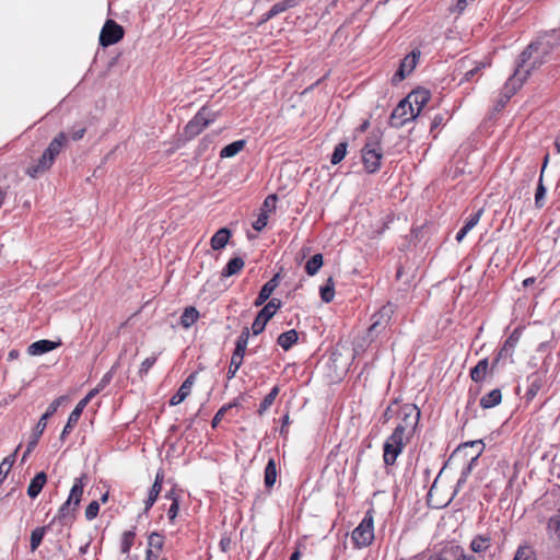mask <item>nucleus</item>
I'll return each mask as SVG.
<instances>
[{"label": "nucleus", "mask_w": 560, "mask_h": 560, "mask_svg": "<svg viewBox=\"0 0 560 560\" xmlns=\"http://www.w3.org/2000/svg\"><path fill=\"white\" fill-rule=\"evenodd\" d=\"M560 27L551 30L529 44L518 56L516 75L527 78L533 71L548 65V73L555 77V68L560 65Z\"/></svg>", "instance_id": "f257e3e1"}, {"label": "nucleus", "mask_w": 560, "mask_h": 560, "mask_svg": "<svg viewBox=\"0 0 560 560\" xmlns=\"http://www.w3.org/2000/svg\"><path fill=\"white\" fill-rule=\"evenodd\" d=\"M362 162L368 173L374 174L381 168L383 158L381 148V135H373L368 138L366 143L361 150Z\"/></svg>", "instance_id": "f03ea898"}, {"label": "nucleus", "mask_w": 560, "mask_h": 560, "mask_svg": "<svg viewBox=\"0 0 560 560\" xmlns=\"http://www.w3.org/2000/svg\"><path fill=\"white\" fill-rule=\"evenodd\" d=\"M351 540L355 549L366 548L374 540V518L373 511L365 512L359 525L351 533Z\"/></svg>", "instance_id": "7ed1b4c3"}, {"label": "nucleus", "mask_w": 560, "mask_h": 560, "mask_svg": "<svg viewBox=\"0 0 560 560\" xmlns=\"http://www.w3.org/2000/svg\"><path fill=\"white\" fill-rule=\"evenodd\" d=\"M401 428H395L383 444V460L386 466H393L402 453L406 442Z\"/></svg>", "instance_id": "20e7f679"}, {"label": "nucleus", "mask_w": 560, "mask_h": 560, "mask_svg": "<svg viewBox=\"0 0 560 560\" xmlns=\"http://www.w3.org/2000/svg\"><path fill=\"white\" fill-rule=\"evenodd\" d=\"M215 114L208 107H201L197 114L187 122L184 128L186 140H191L200 135L210 124L215 120Z\"/></svg>", "instance_id": "39448f33"}, {"label": "nucleus", "mask_w": 560, "mask_h": 560, "mask_svg": "<svg viewBox=\"0 0 560 560\" xmlns=\"http://www.w3.org/2000/svg\"><path fill=\"white\" fill-rule=\"evenodd\" d=\"M399 416L400 421L396 428H401L402 435L406 436V440H409L419 423L420 410L416 405L407 404L400 408Z\"/></svg>", "instance_id": "423d86ee"}, {"label": "nucleus", "mask_w": 560, "mask_h": 560, "mask_svg": "<svg viewBox=\"0 0 560 560\" xmlns=\"http://www.w3.org/2000/svg\"><path fill=\"white\" fill-rule=\"evenodd\" d=\"M281 307H282L281 300H279L277 298L270 299L264 305V307L257 313V315L252 324L253 335L257 336V335L261 334L265 330L267 323L275 316L277 311L280 310Z\"/></svg>", "instance_id": "0eeeda50"}, {"label": "nucleus", "mask_w": 560, "mask_h": 560, "mask_svg": "<svg viewBox=\"0 0 560 560\" xmlns=\"http://www.w3.org/2000/svg\"><path fill=\"white\" fill-rule=\"evenodd\" d=\"M415 107L410 104L407 97L402 98L398 105L393 109L389 117V125L393 128L399 129L408 121L415 120L418 117Z\"/></svg>", "instance_id": "6e6552de"}, {"label": "nucleus", "mask_w": 560, "mask_h": 560, "mask_svg": "<svg viewBox=\"0 0 560 560\" xmlns=\"http://www.w3.org/2000/svg\"><path fill=\"white\" fill-rule=\"evenodd\" d=\"M66 399V396H60L51 401L45 413L39 418L37 424L35 425L32 432L31 440L28 441V448L36 447L39 438L42 436L44 430L47 427V420L57 412L58 408Z\"/></svg>", "instance_id": "1a4fd4ad"}, {"label": "nucleus", "mask_w": 560, "mask_h": 560, "mask_svg": "<svg viewBox=\"0 0 560 560\" xmlns=\"http://www.w3.org/2000/svg\"><path fill=\"white\" fill-rule=\"evenodd\" d=\"M393 314L392 305L383 306L378 312L373 314L372 324L368 329L366 338L372 342L388 325Z\"/></svg>", "instance_id": "9d476101"}, {"label": "nucleus", "mask_w": 560, "mask_h": 560, "mask_svg": "<svg viewBox=\"0 0 560 560\" xmlns=\"http://www.w3.org/2000/svg\"><path fill=\"white\" fill-rule=\"evenodd\" d=\"M124 28L114 20H107L100 33V45L108 47L115 45L124 37Z\"/></svg>", "instance_id": "9b49d317"}, {"label": "nucleus", "mask_w": 560, "mask_h": 560, "mask_svg": "<svg viewBox=\"0 0 560 560\" xmlns=\"http://www.w3.org/2000/svg\"><path fill=\"white\" fill-rule=\"evenodd\" d=\"M419 57L420 52L412 50L401 59L398 69L392 77V83L396 85L405 80V78L416 68Z\"/></svg>", "instance_id": "f8f14e48"}, {"label": "nucleus", "mask_w": 560, "mask_h": 560, "mask_svg": "<svg viewBox=\"0 0 560 560\" xmlns=\"http://www.w3.org/2000/svg\"><path fill=\"white\" fill-rule=\"evenodd\" d=\"M197 372L190 373L186 380L182 383L178 390L171 397L170 405L177 406L183 402L190 394L191 387L196 382Z\"/></svg>", "instance_id": "ddd939ff"}, {"label": "nucleus", "mask_w": 560, "mask_h": 560, "mask_svg": "<svg viewBox=\"0 0 560 560\" xmlns=\"http://www.w3.org/2000/svg\"><path fill=\"white\" fill-rule=\"evenodd\" d=\"M280 283V273H276L270 280H268L259 290L257 298L254 301V306L258 307L264 305L270 295L277 289Z\"/></svg>", "instance_id": "4468645a"}, {"label": "nucleus", "mask_w": 560, "mask_h": 560, "mask_svg": "<svg viewBox=\"0 0 560 560\" xmlns=\"http://www.w3.org/2000/svg\"><path fill=\"white\" fill-rule=\"evenodd\" d=\"M406 97L408 98V101L410 102L412 107L413 106L417 107V109H415V110L419 115L420 112L422 110V108L430 101L431 93L429 90H427L424 88H418V89L413 90L411 93H409Z\"/></svg>", "instance_id": "2eb2a0df"}, {"label": "nucleus", "mask_w": 560, "mask_h": 560, "mask_svg": "<svg viewBox=\"0 0 560 560\" xmlns=\"http://www.w3.org/2000/svg\"><path fill=\"white\" fill-rule=\"evenodd\" d=\"M77 509L78 506H74L73 502L67 499L66 502H63L58 509V512L55 515L52 522H58L61 525H67L74 518V513Z\"/></svg>", "instance_id": "dca6fc26"}, {"label": "nucleus", "mask_w": 560, "mask_h": 560, "mask_svg": "<svg viewBox=\"0 0 560 560\" xmlns=\"http://www.w3.org/2000/svg\"><path fill=\"white\" fill-rule=\"evenodd\" d=\"M527 382L528 388L525 393V400L526 402H529L536 397L538 392L541 389L544 385V376L538 372H534L527 376Z\"/></svg>", "instance_id": "f3484780"}, {"label": "nucleus", "mask_w": 560, "mask_h": 560, "mask_svg": "<svg viewBox=\"0 0 560 560\" xmlns=\"http://www.w3.org/2000/svg\"><path fill=\"white\" fill-rule=\"evenodd\" d=\"M86 480H88L86 474H82L80 477L74 479V482L70 489V493L68 495V499L73 502L74 506L80 505L82 494H83V489H84Z\"/></svg>", "instance_id": "a211bd4d"}, {"label": "nucleus", "mask_w": 560, "mask_h": 560, "mask_svg": "<svg viewBox=\"0 0 560 560\" xmlns=\"http://www.w3.org/2000/svg\"><path fill=\"white\" fill-rule=\"evenodd\" d=\"M59 346V342H55L48 339H42L35 341L28 346L27 352L31 355H42L44 353L55 350Z\"/></svg>", "instance_id": "6ab92c4d"}, {"label": "nucleus", "mask_w": 560, "mask_h": 560, "mask_svg": "<svg viewBox=\"0 0 560 560\" xmlns=\"http://www.w3.org/2000/svg\"><path fill=\"white\" fill-rule=\"evenodd\" d=\"M488 374H490L488 358L479 360L469 371V376L475 383H482Z\"/></svg>", "instance_id": "aec40b11"}, {"label": "nucleus", "mask_w": 560, "mask_h": 560, "mask_svg": "<svg viewBox=\"0 0 560 560\" xmlns=\"http://www.w3.org/2000/svg\"><path fill=\"white\" fill-rule=\"evenodd\" d=\"M47 482V475L45 471L37 472L32 479L27 487V495L31 499H35L42 492L44 486Z\"/></svg>", "instance_id": "412c9836"}, {"label": "nucleus", "mask_w": 560, "mask_h": 560, "mask_svg": "<svg viewBox=\"0 0 560 560\" xmlns=\"http://www.w3.org/2000/svg\"><path fill=\"white\" fill-rule=\"evenodd\" d=\"M232 233L231 230L228 228H221L219 229L211 237L210 245L213 250H221L223 249L226 244L229 243V240L231 237Z\"/></svg>", "instance_id": "4be33fe9"}, {"label": "nucleus", "mask_w": 560, "mask_h": 560, "mask_svg": "<svg viewBox=\"0 0 560 560\" xmlns=\"http://www.w3.org/2000/svg\"><path fill=\"white\" fill-rule=\"evenodd\" d=\"M67 142L68 136L66 132L61 131L49 142L45 151L48 153L49 156L56 159Z\"/></svg>", "instance_id": "5701e85b"}, {"label": "nucleus", "mask_w": 560, "mask_h": 560, "mask_svg": "<svg viewBox=\"0 0 560 560\" xmlns=\"http://www.w3.org/2000/svg\"><path fill=\"white\" fill-rule=\"evenodd\" d=\"M83 410H84V408L81 405L77 404V406L74 407V409L71 411V413L68 417V421H67L66 425L63 427V430L60 434V440L63 441L67 438V435L70 434V432L73 430V428L80 420Z\"/></svg>", "instance_id": "b1692460"}, {"label": "nucleus", "mask_w": 560, "mask_h": 560, "mask_svg": "<svg viewBox=\"0 0 560 560\" xmlns=\"http://www.w3.org/2000/svg\"><path fill=\"white\" fill-rule=\"evenodd\" d=\"M501 401L502 392L500 388H494L480 398L479 405L482 409H490L500 405Z\"/></svg>", "instance_id": "393cba45"}, {"label": "nucleus", "mask_w": 560, "mask_h": 560, "mask_svg": "<svg viewBox=\"0 0 560 560\" xmlns=\"http://www.w3.org/2000/svg\"><path fill=\"white\" fill-rule=\"evenodd\" d=\"M277 463L273 457H270L266 464L264 471V485L267 489H271L277 481Z\"/></svg>", "instance_id": "a878e982"}, {"label": "nucleus", "mask_w": 560, "mask_h": 560, "mask_svg": "<svg viewBox=\"0 0 560 560\" xmlns=\"http://www.w3.org/2000/svg\"><path fill=\"white\" fill-rule=\"evenodd\" d=\"M56 159L49 156L46 151L43 152L36 165L28 168V174L35 177L38 173H43L51 167Z\"/></svg>", "instance_id": "bb28decb"}, {"label": "nucleus", "mask_w": 560, "mask_h": 560, "mask_svg": "<svg viewBox=\"0 0 560 560\" xmlns=\"http://www.w3.org/2000/svg\"><path fill=\"white\" fill-rule=\"evenodd\" d=\"M56 159L49 156L46 151L43 152L36 165L28 168V174L35 177L38 173H43L51 167Z\"/></svg>", "instance_id": "cd10ccee"}, {"label": "nucleus", "mask_w": 560, "mask_h": 560, "mask_svg": "<svg viewBox=\"0 0 560 560\" xmlns=\"http://www.w3.org/2000/svg\"><path fill=\"white\" fill-rule=\"evenodd\" d=\"M244 265H245V262L242 257H238V256L232 257L231 259H229L226 265L223 267V269L221 271V276L223 278L232 277V276L238 273L243 269Z\"/></svg>", "instance_id": "c85d7f7f"}, {"label": "nucleus", "mask_w": 560, "mask_h": 560, "mask_svg": "<svg viewBox=\"0 0 560 560\" xmlns=\"http://www.w3.org/2000/svg\"><path fill=\"white\" fill-rule=\"evenodd\" d=\"M299 340V334L295 329L287 330L277 338V343L284 350H290Z\"/></svg>", "instance_id": "c756f323"}, {"label": "nucleus", "mask_w": 560, "mask_h": 560, "mask_svg": "<svg viewBox=\"0 0 560 560\" xmlns=\"http://www.w3.org/2000/svg\"><path fill=\"white\" fill-rule=\"evenodd\" d=\"M520 340V334L517 330H514L503 342L502 347L499 349L500 355H504L506 359L512 358L515 347Z\"/></svg>", "instance_id": "7c9ffc66"}, {"label": "nucleus", "mask_w": 560, "mask_h": 560, "mask_svg": "<svg viewBox=\"0 0 560 560\" xmlns=\"http://www.w3.org/2000/svg\"><path fill=\"white\" fill-rule=\"evenodd\" d=\"M523 74L516 75V70L514 71V74L509 78L506 81L504 89L501 94L509 95V100L516 93V91L522 86L524 80Z\"/></svg>", "instance_id": "2f4dec72"}, {"label": "nucleus", "mask_w": 560, "mask_h": 560, "mask_svg": "<svg viewBox=\"0 0 560 560\" xmlns=\"http://www.w3.org/2000/svg\"><path fill=\"white\" fill-rule=\"evenodd\" d=\"M242 400H244V395H240L237 396L236 398H234L232 401L223 405L218 411L217 413L214 415V417L212 418V421H211V427L212 428H215L220 421L222 420V418L224 417L225 415V411H229L230 409L232 408H235V407H240L242 405Z\"/></svg>", "instance_id": "473e14b6"}, {"label": "nucleus", "mask_w": 560, "mask_h": 560, "mask_svg": "<svg viewBox=\"0 0 560 560\" xmlns=\"http://www.w3.org/2000/svg\"><path fill=\"white\" fill-rule=\"evenodd\" d=\"M245 145H246V140H244V139L233 141L221 149L220 158L221 159L233 158L237 153H240L244 149Z\"/></svg>", "instance_id": "72a5a7b5"}, {"label": "nucleus", "mask_w": 560, "mask_h": 560, "mask_svg": "<svg viewBox=\"0 0 560 560\" xmlns=\"http://www.w3.org/2000/svg\"><path fill=\"white\" fill-rule=\"evenodd\" d=\"M199 318V312L195 306L185 307L180 315L179 323L184 328H190Z\"/></svg>", "instance_id": "f704fd0d"}, {"label": "nucleus", "mask_w": 560, "mask_h": 560, "mask_svg": "<svg viewBox=\"0 0 560 560\" xmlns=\"http://www.w3.org/2000/svg\"><path fill=\"white\" fill-rule=\"evenodd\" d=\"M244 357H245V353L238 352V351H233L231 361H230V365L228 369V373H226V377L229 381L235 377L238 369L243 364Z\"/></svg>", "instance_id": "c9c22d12"}, {"label": "nucleus", "mask_w": 560, "mask_h": 560, "mask_svg": "<svg viewBox=\"0 0 560 560\" xmlns=\"http://www.w3.org/2000/svg\"><path fill=\"white\" fill-rule=\"evenodd\" d=\"M324 257L320 253L313 255L305 264V272L308 276H315L323 267Z\"/></svg>", "instance_id": "e433bc0d"}, {"label": "nucleus", "mask_w": 560, "mask_h": 560, "mask_svg": "<svg viewBox=\"0 0 560 560\" xmlns=\"http://www.w3.org/2000/svg\"><path fill=\"white\" fill-rule=\"evenodd\" d=\"M279 386H273L271 388V390L264 397V399L261 400V402L259 404V408L257 410L258 415L259 416H262L269 408L270 406L273 404L276 397L278 396L279 394Z\"/></svg>", "instance_id": "4c0bfd02"}, {"label": "nucleus", "mask_w": 560, "mask_h": 560, "mask_svg": "<svg viewBox=\"0 0 560 560\" xmlns=\"http://www.w3.org/2000/svg\"><path fill=\"white\" fill-rule=\"evenodd\" d=\"M320 299L325 303H329L335 298V282L331 277L327 279L324 285L319 288Z\"/></svg>", "instance_id": "58836bf2"}, {"label": "nucleus", "mask_w": 560, "mask_h": 560, "mask_svg": "<svg viewBox=\"0 0 560 560\" xmlns=\"http://www.w3.org/2000/svg\"><path fill=\"white\" fill-rule=\"evenodd\" d=\"M490 541L489 536L478 535L471 540L470 549L475 553L483 552L490 547Z\"/></svg>", "instance_id": "ea45409f"}, {"label": "nucleus", "mask_w": 560, "mask_h": 560, "mask_svg": "<svg viewBox=\"0 0 560 560\" xmlns=\"http://www.w3.org/2000/svg\"><path fill=\"white\" fill-rule=\"evenodd\" d=\"M46 532H47V526H39L32 530L31 539H30L31 551L37 550V548L40 546V544L44 539Z\"/></svg>", "instance_id": "a19ab883"}, {"label": "nucleus", "mask_w": 560, "mask_h": 560, "mask_svg": "<svg viewBox=\"0 0 560 560\" xmlns=\"http://www.w3.org/2000/svg\"><path fill=\"white\" fill-rule=\"evenodd\" d=\"M16 452H18V450H15V452L10 454L9 456L4 457L0 464V486L7 479L8 474L10 472V470L15 462Z\"/></svg>", "instance_id": "79ce46f5"}, {"label": "nucleus", "mask_w": 560, "mask_h": 560, "mask_svg": "<svg viewBox=\"0 0 560 560\" xmlns=\"http://www.w3.org/2000/svg\"><path fill=\"white\" fill-rule=\"evenodd\" d=\"M295 7H296V0H281L277 3H275L269 9V11L272 14V16L276 18L277 15L288 11L289 9L295 8Z\"/></svg>", "instance_id": "37998d69"}, {"label": "nucleus", "mask_w": 560, "mask_h": 560, "mask_svg": "<svg viewBox=\"0 0 560 560\" xmlns=\"http://www.w3.org/2000/svg\"><path fill=\"white\" fill-rule=\"evenodd\" d=\"M136 532L135 529L126 530L121 537L120 551L124 555L130 552V549L135 542Z\"/></svg>", "instance_id": "c03bdc74"}, {"label": "nucleus", "mask_w": 560, "mask_h": 560, "mask_svg": "<svg viewBox=\"0 0 560 560\" xmlns=\"http://www.w3.org/2000/svg\"><path fill=\"white\" fill-rule=\"evenodd\" d=\"M546 192H547V188L544 185V177L539 176L536 192H535V207L537 209L544 208Z\"/></svg>", "instance_id": "a18cd8bd"}, {"label": "nucleus", "mask_w": 560, "mask_h": 560, "mask_svg": "<svg viewBox=\"0 0 560 560\" xmlns=\"http://www.w3.org/2000/svg\"><path fill=\"white\" fill-rule=\"evenodd\" d=\"M347 148H348V144L347 142H339L335 149H334V152L330 156V163L332 165H337L339 164L346 156L347 154Z\"/></svg>", "instance_id": "49530a36"}, {"label": "nucleus", "mask_w": 560, "mask_h": 560, "mask_svg": "<svg viewBox=\"0 0 560 560\" xmlns=\"http://www.w3.org/2000/svg\"><path fill=\"white\" fill-rule=\"evenodd\" d=\"M249 335H250L249 328L248 327H244L243 330L241 331L240 336L237 337L236 341H235L234 351L246 353Z\"/></svg>", "instance_id": "de8ad7c7"}, {"label": "nucleus", "mask_w": 560, "mask_h": 560, "mask_svg": "<svg viewBox=\"0 0 560 560\" xmlns=\"http://www.w3.org/2000/svg\"><path fill=\"white\" fill-rule=\"evenodd\" d=\"M513 560H537L536 552L528 546H520Z\"/></svg>", "instance_id": "09e8293b"}, {"label": "nucleus", "mask_w": 560, "mask_h": 560, "mask_svg": "<svg viewBox=\"0 0 560 560\" xmlns=\"http://www.w3.org/2000/svg\"><path fill=\"white\" fill-rule=\"evenodd\" d=\"M548 529L553 534L560 544V508L557 513L548 520Z\"/></svg>", "instance_id": "8fccbe9b"}, {"label": "nucleus", "mask_w": 560, "mask_h": 560, "mask_svg": "<svg viewBox=\"0 0 560 560\" xmlns=\"http://www.w3.org/2000/svg\"><path fill=\"white\" fill-rule=\"evenodd\" d=\"M148 549H156L158 551L162 550L164 545V536L158 532H153L148 537Z\"/></svg>", "instance_id": "3c124183"}, {"label": "nucleus", "mask_w": 560, "mask_h": 560, "mask_svg": "<svg viewBox=\"0 0 560 560\" xmlns=\"http://www.w3.org/2000/svg\"><path fill=\"white\" fill-rule=\"evenodd\" d=\"M161 492V489L158 485H152V487L149 490V494L147 500L144 501V513H148L149 510L153 506V504L156 502V499Z\"/></svg>", "instance_id": "603ef678"}, {"label": "nucleus", "mask_w": 560, "mask_h": 560, "mask_svg": "<svg viewBox=\"0 0 560 560\" xmlns=\"http://www.w3.org/2000/svg\"><path fill=\"white\" fill-rule=\"evenodd\" d=\"M278 197L276 194L269 195L262 202L260 208L261 213H266L269 217V213L276 210V202Z\"/></svg>", "instance_id": "864d4df0"}, {"label": "nucleus", "mask_w": 560, "mask_h": 560, "mask_svg": "<svg viewBox=\"0 0 560 560\" xmlns=\"http://www.w3.org/2000/svg\"><path fill=\"white\" fill-rule=\"evenodd\" d=\"M454 546L443 549L440 552H435L431 555L427 560H454L455 559V552Z\"/></svg>", "instance_id": "5fc2aeb1"}, {"label": "nucleus", "mask_w": 560, "mask_h": 560, "mask_svg": "<svg viewBox=\"0 0 560 560\" xmlns=\"http://www.w3.org/2000/svg\"><path fill=\"white\" fill-rule=\"evenodd\" d=\"M483 209L477 210L475 213L470 214L469 218L465 221L463 228L466 229L468 232L472 230L479 222L481 215H482Z\"/></svg>", "instance_id": "6e6d98bb"}, {"label": "nucleus", "mask_w": 560, "mask_h": 560, "mask_svg": "<svg viewBox=\"0 0 560 560\" xmlns=\"http://www.w3.org/2000/svg\"><path fill=\"white\" fill-rule=\"evenodd\" d=\"M100 512V503L96 500L91 501L85 509V517L88 521L94 520Z\"/></svg>", "instance_id": "4d7b16f0"}, {"label": "nucleus", "mask_w": 560, "mask_h": 560, "mask_svg": "<svg viewBox=\"0 0 560 560\" xmlns=\"http://www.w3.org/2000/svg\"><path fill=\"white\" fill-rule=\"evenodd\" d=\"M156 359H158L156 355H151L142 361L139 372H138L140 377H142L143 375H145L149 372V370L156 362Z\"/></svg>", "instance_id": "13d9d810"}, {"label": "nucleus", "mask_w": 560, "mask_h": 560, "mask_svg": "<svg viewBox=\"0 0 560 560\" xmlns=\"http://www.w3.org/2000/svg\"><path fill=\"white\" fill-rule=\"evenodd\" d=\"M267 223H268L267 214L260 212L252 225L255 231L260 232L266 228Z\"/></svg>", "instance_id": "bf43d9fd"}, {"label": "nucleus", "mask_w": 560, "mask_h": 560, "mask_svg": "<svg viewBox=\"0 0 560 560\" xmlns=\"http://www.w3.org/2000/svg\"><path fill=\"white\" fill-rule=\"evenodd\" d=\"M85 131H86V129L83 126H73L71 131L69 132V135L67 133V136H68V139L70 138L73 141H78L84 137Z\"/></svg>", "instance_id": "052dcab7"}, {"label": "nucleus", "mask_w": 560, "mask_h": 560, "mask_svg": "<svg viewBox=\"0 0 560 560\" xmlns=\"http://www.w3.org/2000/svg\"><path fill=\"white\" fill-rule=\"evenodd\" d=\"M482 68H485V63H479V65L475 66L472 69L467 70V71L464 73V77L460 79L459 83H463V82H465V81H470V80H472V78H474L476 74H478Z\"/></svg>", "instance_id": "680f3d73"}, {"label": "nucleus", "mask_w": 560, "mask_h": 560, "mask_svg": "<svg viewBox=\"0 0 560 560\" xmlns=\"http://www.w3.org/2000/svg\"><path fill=\"white\" fill-rule=\"evenodd\" d=\"M179 511V500L178 498H174L173 502L171 503L168 510H167V517L170 521H174L178 514Z\"/></svg>", "instance_id": "e2e57ef3"}, {"label": "nucleus", "mask_w": 560, "mask_h": 560, "mask_svg": "<svg viewBox=\"0 0 560 560\" xmlns=\"http://www.w3.org/2000/svg\"><path fill=\"white\" fill-rule=\"evenodd\" d=\"M485 445V443L482 442V440H475V441H469V442H465L463 443L462 445H459L454 452L453 454L451 455V458L453 456H455L458 452H460L462 448H466V447H475V446H478V450Z\"/></svg>", "instance_id": "0e129e2a"}, {"label": "nucleus", "mask_w": 560, "mask_h": 560, "mask_svg": "<svg viewBox=\"0 0 560 560\" xmlns=\"http://www.w3.org/2000/svg\"><path fill=\"white\" fill-rule=\"evenodd\" d=\"M455 559L454 560H477L475 556L465 553L464 549L459 546H454Z\"/></svg>", "instance_id": "69168bd1"}, {"label": "nucleus", "mask_w": 560, "mask_h": 560, "mask_svg": "<svg viewBox=\"0 0 560 560\" xmlns=\"http://www.w3.org/2000/svg\"><path fill=\"white\" fill-rule=\"evenodd\" d=\"M113 375H114V371L112 369L110 371L106 372L103 375V377L101 378V381L98 382L96 387L102 392L112 382Z\"/></svg>", "instance_id": "338daca9"}, {"label": "nucleus", "mask_w": 560, "mask_h": 560, "mask_svg": "<svg viewBox=\"0 0 560 560\" xmlns=\"http://www.w3.org/2000/svg\"><path fill=\"white\" fill-rule=\"evenodd\" d=\"M101 390L97 387H94L91 389L85 397H83L78 404L81 405L83 408L86 407V405L100 393Z\"/></svg>", "instance_id": "774afa93"}]
</instances>
